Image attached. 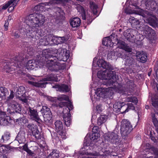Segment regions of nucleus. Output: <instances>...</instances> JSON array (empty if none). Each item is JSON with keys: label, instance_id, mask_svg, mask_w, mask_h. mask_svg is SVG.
<instances>
[{"label": "nucleus", "instance_id": "1", "mask_svg": "<svg viewBox=\"0 0 158 158\" xmlns=\"http://www.w3.org/2000/svg\"><path fill=\"white\" fill-rule=\"evenodd\" d=\"M45 17L39 13H34L26 18L25 23L27 24L25 29L26 35L29 37L37 39L41 35L37 27L41 26L45 22Z\"/></svg>", "mask_w": 158, "mask_h": 158}, {"label": "nucleus", "instance_id": "2", "mask_svg": "<svg viewBox=\"0 0 158 158\" xmlns=\"http://www.w3.org/2000/svg\"><path fill=\"white\" fill-rule=\"evenodd\" d=\"M98 67L106 69L104 71H99L97 73L98 77L101 79L106 80L105 84L107 85H113L117 81V77L115 72L111 70L113 68L109 64L102 59H100L97 62Z\"/></svg>", "mask_w": 158, "mask_h": 158}, {"label": "nucleus", "instance_id": "3", "mask_svg": "<svg viewBox=\"0 0 158 158\" xmlns=\"http://www.w3.org/2000/svg\"><path fill=\"white\" fill-rule=\"evenodd\" d=\"M50 59L46 61L47 66L48 69L52 71H57L60 69H63L65 68L63 64H60L56 60L57 59L52 56L50 57Z\"/></svg>", "mask_w": 158, "mask_h": 158}, {"label": "nucleus", "instance_id": "4", "mask_svg": "<svg viewBox=\"0 0 158 158\" xmlns=\"http://www.w3.org/2000/svg\"><path fill=\"white\" fill-rule=\"evenodd\" d=\"M132 130V126L127 120L123 119L121 122V133L123 136L127 135Z\"/></svg>", "mask_w": 158, "mask_h": 158}, {"label": "nucleus", "instance_id": "5", "mask_svg": "<svg viewBox=\"0 0 158 158\" xmlns=\"http://www.w3.org/2000/svg\"><path fill=\"white\" fill-rule=\"evenodd\" d=\"M56 80V76L54 75L51 74L48 75L46 78L44 79L43 81H40L38 82H34L32 81H28V82L29 84L35 87L43 88L45 87L46 84H47V83L46 82H43V81H51Z\"/></svg>", "mask_w": 158, "mask_h": 158}, {"label": "nucleus", "instance_id": "6", "mask_svg": "<svg viewBox=\"0 0 158 158\" xmlns=\"http://www.w3.org/2000/svg\"><path fill=\"white\" fill-rule=\"evenodd\" d=\"M64 37H59L57 38L51 34L45 36V40H46V42H45L44 44H48V45L53 44H58L64 42ZM44 44V43L43 44Z\"/></svg>", "mask_w": 158, "mask_h": 158}, {"label": "nucleus", "instance_id": "7", "mask_svg": "<svg viewBox=\"0 0 158 158\" xmlns=\"http://www.w3.org/2000/svg\"><path fill=\"white\" fill-rule=\"evenodd\" d=\"M137 14L141 15L144 18V21L146 20V22L149 23L150 24L154 25L157 23V19L156 17L150 13L148 11H145L143 13H141L138 12H135Z\"/></svg>", "mask_w": 158, "mask_h": 158}, {"label": "nucleus", "instance_id": "8", "mask_svg": "<svg viewBox=\"0 0 158 158\" xmlns=\"http://www.w3.org/2000/svg\"><path fill=\"white\" fill-rule=\"evenodd\" d=\"M56 55L53 57L58 60L66 61L69 58V54L66 49H58Z\"/></svg>", "mask_w": 158, "mask_h": 158}, {"label": "nucleus", "instance_id": "9", "mask_svg": "<svg viewBox=\"0 0 158 158\" xmlns=\"http://www.w3.org/2000/svg\"><path fill=\"white\" fill-rule=\"evenodd\" d=\"M113 89L115 91L114 88H113L112 87H109V88H98L96 91H95L96 94L99 97L104 98L106 95H109V94L112 93Z\"/></svg>", "mask_w": 158, "mask_h": 158}, {"label": "nucleus", "instance_id": "10", "mask_svg": "<svg viewBox=\"0 0 158 158\" xmlns=\"http://www.w3.org/2000/svg\"><path fill=\"white\" fill-rule=\"evenodd\" d=\"M40 111L43 114L44 121L48 122L52 118V114L50 108L46 106H43Z\"/></svg>", "mask_w": 158, "mask_h": 158}, {"label": "nucleus", "instance_id": "11", "mask_svg": "<svg viewBox=\"0 0 158 158\" xmlns=\"http://www.w3.org/2000/svg\"><path fill=\"white\" fill-rule=\"evenodd\" d=\"M51 1L50 2H45L44 3H42L40 5H37L35 7V9L36 8H39V10H40L41 9H42L43 8H44V9H47V10H48L49 9V8L47 7V6H50V4H52L57 3L59 2H68L69 0H50Z\"/></svg>", "mask_w": 158, "mask_h": 158}, {"label": "nucleus", "instance_id": "12", "mask_svg": "<svg viewBox=\"0 0 158 158\" xmlns=\"http://www.w3.org/2000/svg\"><path fill=\"white\" fill-rule=\"evenodd\" d=\"M146 9L151 10H155L158 8V6L156 2L153 0H147L145 2Z\"/></svg>", "mask_w": 158, "mask_h": 158}, {"label": "nucleus", "instance_id": "13", "mask_svg": "<svg viewBox=\"0 0 158 158\" xmlns=\"http://www.w3.org/2000/svg\"><path fill=\"white\" fill-rule=\"evenodd\" d=\"M56 130L59 135L65 136V131L63 129V125L61 122L56 121L55 123Z\"/></svg>", "mask_w": 158, "mask_h": 158}, {"label": "nucleus", "instance_id": "14", "mask_svg": "<svg viewBox=\"0 0 158 158\" xmlns=\"http://www.w3.org/2000/svg\"><path fill=\"white\" fill-rule=\"evenodd\" d=\"M143 28V34L146 36L150 37L151 36L154 35L155 34V31L148 25H144Z\"/></svg>", "mask_w": 158, "mask_h": 158}, {"label": "nucleus", "instance_id": "15", "mask_svg": "<svg viewBox=\"0 0 158 158\" xmlns=\"http://www.w3.org/2000/svg\"><path fill=\"white\" fill-rule=\"evenodd\" d=\"M117 45L118 47L121 49L124 50L128 52H132V49L124 42L119 40L117 43Z\"/></svg>", "mask_w": 158, "mask_h": 158}, {"label": "nucleus", "instance_id": "16", "mask_svg": "<svg viewBox=\"0 0 158 158\" xmlns=\"http://www.w3.org/2000/svg\"><path fill=\"white\" fill-rule=\"evenodd\" d=\"M38 62L34 60H30L26 63L25 67L27 69H33L35 67H38Z\"/></svg>", "mask_w": 158, "mask_h": 158}, {"label": "nucleus", "instance_id": "17", "mask_svg": "<svg viewBox=\"0 0 158 158\" xmlns=\"http://www.w3.org/2000/svg\"><path fill=\"white\" fill-rule=\"evenodd\" d=\"M29 113L31 118L33 120L37 121L40 120L37 111L33 108H29Z\"/></svg>", "mask_w": 158, "mask_h": 158}, {"label": "nucleus", "instance_id": "18", "mask_svg": "<svg viewBox=\"0 0 158 158\" xmlns=\"http://www.w3.org/2000/svg\"><path fill=\"white\" fill-rule=\"evenodd\" d=\"M8 105L9 106H11V107L16 112L20 113L21 111V108L20 105L14 101H11V103Z\"/></svg>", "mask_w": 158, "mask_h": 158}, {"label": "nucleus", "instance_id": "19", "mask_svg": "<svg viewBox=\"0 0 158 158\" xmlns=\"http://www.w3.org/2000/svg\"><path fill=\"white\" fill-rule=\"evenodd\" d=\"M19 1V0H10L2 6V10H5L11 5H12L11 6L14 9V7L16 6Z\"/></svg>", "mask_w": 158, "mask_h": 158}, {"label": "nucleus", "instance_id": "20", "mask_svg": "<svg viewBox=\"0 0 158 158\" xmlns=\"http://www.w3.org/2000/svg\"><path fill=\"white\" fill-rule=\"evenodd\" d=\"M110 154V152L108 150H106L105 149L102 148V149L101 152L99 153H94L92 156H89L87 158H97L96 156H107Z\"/></svg>", "mask_w": 158, "mask_h": 158}, {"label": "nucleus", "instance_id": "21", "mask_svg": "<svg viewBox=\"0 0 158 158\" xmlns=\"http://www.w3.org/2000/svg\"><path fill=\"white\" fill-rule=\"evenodd\" d=\"M63 119L65 125L68 127L70 126L71 123V114L69 113H63Z\"/></svg>", "mask_w": 158, "mask_h": 158}, {"label": "nucleus", "instance_id": "22", "mask_svg": "<svg viewBox=\"0 0 158 158\" xmlns=\"http://www.w3.org/2000/svg\"><path fill=\"white\" fill-rule=\"evenodd\" d=\"M136 56L140 59V61L142 62H145L147 59V55L144 52H138L136 53Z\"/></svg>", "mask_w": 158, "mask_h": 158}, {"label": "nucleus", "instance_id": "23", "mask_svg": "<svg viewBox=\"0 0 158 158\" xmlns=\"http://www.w3.org/2000/svg\"><path fill=\"white\" fill-rule=\"evenodd\" d=\"M80 19L78 17H75L73 18L70 22V24L73 27H79L80 25Z\"/></svg>", "mask_w": 158, "mask_h": 158}, {"label": "nucleus", "instance_id": "24", "mask_svg": "<svg viewBox=\"0 0 158 158\" xmlns=\"http://www.w3.org/2000/svg\"><path fill=\"white\" fill-rule=\"evenodd\" d=\"M108 140L111 143H115L117 141L118 138V136L114 132H112L109 134L108 136Z\"/></svg>", "mask_w": 158, "mask_h": 158}, {"label": "nucleus", "instance_id": "25", "mask_svg": "<svg viewBox=\"0 0 158 158\" xmlns=\"http://www.w3.org/2000/svg\"><path fill=\"white\" fill-rule=\"evenodd\" d=\"M57 90L60 92H68L69 90L68 86L65 85L63 84L61 85H57L56 86Z\"/></svg>", "mask_w": 158, "mask_h": 158}, {"label": "nucleus", "instance_id": "26", "mask_svg": "<svg viewBox=\"0 0 158 158\" xmlns=\"http://www.w3.org/2000/svg\"><path fill=\"white\" fill-rule=\"evenodd\" d=\"M77 10L81 13L82 19L86 20V15L84 8L82 6L78 5L77 6Z\"/></svg>", "mask_w": 158, "mask_h": 158}, {"label": "nucleus", "instance_id": "27", "mask_svg": "<svg viewBox=\"0 0 158 158\" xmlns=\"http://www.w3.org/2000/svg\"><path fill=\"white\" fill-rule=\"evenodd\" d=\"M103 44L107 46L111 47L113 46V43L111 42V39L109 37H106L103 39L102 40Z\"/></svg>", "mask_w": 158, "mask_h": 158}, {"label": "nucleus", "instance_id": "28", "mask_svg": "<svg viewBox=\"0 0 158 158\" xmlns=\"http://www.w3.org/2000/svg\"><path fill=\"white\" fill-rule=\"evenodd\" d=\"M107 119L106 115H101L98 119L97 123L98 125H101L106 122Z\"/></svg>", "mask_w": 158, "mask_h": 158}, {"label": "nucleus", "instance_id": "29", "mask_svg": "<svg viewBox=\"0 0 158 158\" xmlns=\"http://www.w3.org/2000/svg\"><path fill=\"white\" fill-rule=\"evenodd\" d=\"M59 152L57 150H53L47 157V158H58L59 157Z\"/></svg>", "mask_w": 158, "mask_h": 158}, {"label": "nucleus", "instance_id": "30", "mask_svg": "<svg viewBox=\"0 0 158 158\" xmlns=\"http://www.w3.org/2000/svg\"><path fill=\"white\" fill-rule=\"evenodd\" d=\"M19 57L18 56L15 58L14 60H15V63L13 64L14 66H15L16 67H19L20 68H22L23 67V64L22 63V62H21L20 60H19Z\"/></svg>", "mask_w": 158, "mask_h": 158}, {"label": "nucleus", "instance_id": "31", "mask_svg": "<svg viewBox=\"0 0 158 158\" xmlns=\"http://www.w3.org/2000/svg\"><path fill=\"white\" fill-rule=\"evenodd\" d=\"M122 103V102H118L114 104L113 106V110L116 112H118L120 111V109Z\"/></svg>", "mask_w": 158, "mask_h": 158}, {"label": "nucleus", "instance_id": "32", "mask_svg": "<svg viewBox=\"0 0 158 158\" xmlns=\"http://www.w3.org/2000/svg\"><path fill=\"white\" fill-rule=\"evenodd\" d=\"M10 134L8 132H5L4 134L2 136L1 141L2 142H4L10 139Z\"/></svg>", "mask_w": 158, "mask_h": 158}, {"label": "nucleus", "instance_id": "33", "mask_svg": "<svg viewBox=\"0 0 158 158\" xmlns=\"http://www.w3.org/2000/svg\"><path fill=\"white\" fill-rule=\"evenodd\" d=\"M90 8L92 10L93 14L96 15L97 12V6L93 2H90Z\"/></svg>", "mask_w": 158, "mask_h": 158}, {"label": "nucleus", "instance_id": "34", "mask_svg": "<svg viewBox=\"0 0 158 158\" xmlns=\"http://www.w3.org/2000/svg\"><path fill=\"white\" fill-rule=\"evenodd\" d=\"M10 149V147L8 145H3L0 146V152L2 153H6Z\"/></svg>", "mask_w": 158, "mask_h": 158}, {"label": "nucleus", "instance_id": "35", "mask_svg": "<svg viewBox=\"0 0 158 158\" xmlns=\"http://www.w3.org/2000/svg\"><path fill=\"white\" fill-rule=\"evenodd\" d=\"M126 101L127 102H132L135 104H136L138 102V99L136 97L132 96L127 98Z\"/></svg>", "mask_w": 158, "mask_h": 158}, {"label": "nucleus", "instance_id": "36", "mask_svg": "<svg viewBox=\"0 0 158 158\" xmlns=\"http://www.w3.org/2000/svg\"><path fill=\"white\" fill-rule=\"evenodd\" d=\"M120 110V111L123 113L127 112L128 111V109L127 105H125L123 102H122Z\"/></svg>", "mask_w": 158, "mask_h": 158}, {"label": "nucleus", "instance_id": "37", "mask_svg": "<svg viewBox=\"0 0 158 158\" xmlns=\"http://www.w3.org/2000/svg\"><path fill=\"white\" fill-rule=\"evenodd\" d=\"M14 97V92L11 90L10 91V94L9 96L7 98L6 101V103L7 104V105L10 104V103H11V102H10V101L12 100Z\"/></svg>", "mask_w": 158, "mask_h": 158}, {"label": "nucleus", "instance_id": "38", "mask_svg": "<svg viewBox=\"0 0 158 158\" xmlns=\"http://www.w3.org/2000/svg\"><path fill=\"white\" fill-rule=\"evenodd\" d=\"M7 93V90L6 88L3 87L0 88V97L5 96Z\"/></svg>", "mask_w": 158, "mask_h": 158}, {"label": "nucleus", "instance_id": "39", "mask_svg": "<svg viewBox=\"0 0 158 158\" xmlns=\"http://www.w3.org/2000/svg\"><path fill=\"white\" fill-rule=\"evenodd\" d=\"M25 89L24 87L21 86L18 89V91L17 95L18 94L19 95L25 96Z\"/></svg>", "mask_w": 158, "mask_h": 158}, {"label": "nucleus", "instance_id": "40", "mask_svg": "<svg viewBox=\"0 0 158 158\" xmlns=\"http://www.w3.org/2000/svg\"><path fill=\"white\" fill-rule=\"evenodd\" d=\"M32 134L33 136L37 139H40L41 138V133L38 129L35 131H34Z\"/></svg>", "mask_w": 158, "mask_h": 158}, {"label": "nucleus", "instance_id": "41", "mask_svg": "<svg viewBox=\"0 0 158 158\" xmlns=\"http://www.w3.org/2000/svg\"><path fill=\"white\" fill-rule=\"evenodd\" d=\"M73 105L69 103V105H68V107H66L63 110V113H69L70 110L73 109Z\"/></svg>", "mask_w": 158, "mask_h": 158}, {"label": "nucleus", "instance_id": "42", "mask_svg": "<svg viewBox=\"0 0 158 158\" xmlns=\"http://www.w3.org/2000/svg\"><path fill=\"white\" fill-rule=\"evenodd\" d=\"M12 65V64L11 65V66L9 67L8 65H7L6 64L4 66V71L6 73H9L10 71L13 70V69H15V68H13Z\"/></svg>", "mask_w": 158, "mask_h": 158}, {"label": "nucleus", "instance_id": "43", "mask_svg": "<svg viewBox=\"0 0 158 158\" xmlns=\"http://www.w3.org/2000/svg\"><path fill=\"white\" fill-rule=\"evenodd\" d=\"M10 118V117H7V118H0V124L2 125H7L8 123L7 119Z\"/></svg>", "mask_w": 158, "mask_h": 158}, {"label": "nucleus", "instance_id": "44", "mask_svg": "<svg viewBox=\"0 0 158 158\" xmlns=\"http://www.w3.org/2000/svg\"><path fill=\"white\" fill-rule=\"evenodd\" d=\"M27 127L31 131L32 134L33 133L34 131H36L38 129L36 125L34 124H29L27 126Z\"/></svg>", "mask_w": 158, "mask_h": 158}, {"label": "nucleus", "instance_id": "45", "mask_svg": "<svg viewBox=\"0 0 158 158\" xmlns=\"http://www.w3.org/2000/svg\"><path fill=\"white\" fill-rule=\"evenodd\" d=\"M17 138L19 140L18 142L19 143H24L26 141V139L23 135H18Z\"/></svg>", "mask_w": 158, "mask_h": 158}, {"label": "nucleus", "instance_id": "46", "mask_svg": "<svg viewBox=\"0 0 158 158\" xmlns=\"http://www.w3.org/2000/svg\"><path fill=\"white\" fill-rule=\"evenodd\" d=\"M123 52H120L119 51H118V52L116 51V52H112L111 53L112 54H114V55H116L118 57H120L122 58H124V55L123 54Z\"/></svg>", "mask_w": 158, "mask_h": 158}, {"label": "nucleus", "instance_id": "47", "mask_svg": "<svg viewBox=\"0 0 158 158\" xmlns=\"http://www.w3.org/2000/svg\"><path fill=\"white\" fill-rule=\"evenodd\" d=\"M134 60L132 57H128L126 60V62L128 65H131L134 62Z\"/></svg>", "mask_w": 158, "mask_h": 158}, {"label": "nucleus", "instance_id": "48", "mask_svg": "<svg viewBox=\"0 0 158 158\" xmlns=\"http://www.w3.org/2000/svg\"><path fill=\"white\" fill-rule=\"evenodd\" d=\"M54 11H55V15L54 14V15L58 17L60 15V13L61 12V10L60 8L56 7L54 8Z\"/></svg>", "mask_w": 158, "mask_h": 158}, {"label": "nucleus", "instance_id": "49", "mask_svg": "<svg viewBox=\"0 0 158 158\" xmlns=\"http://www.w3.org/2000/svg\"><path fill=\"white\" fill-rule=\"evenodd\" d=\"M58 99L59 100H66L68 101L69 99V97L63 94L58 98Z\"/></svg>", "mask_w": 158, "mask_h": 158}, {"label": "nucleus", "instance_id": "50", "mask_svg": "<svg viewBox=\"0 0 158 158\" xmlns=\"http://www.w3.org/2000/svg\"><path fill=\"white\" fill-rule=\"evenodd\" d=\"M11 17L9 15L8 16V19L5 22V23L4 24V30L5 31H7L8 30V26L9 24V21L11 19Z\"/></svg>", "mask_w": 158, "mask_h": 158}, {"label": "nucleus", "instance_id": "51", "mask_svg": "<svg viewBox=\"0 0 158 158\" xmlns=\"http://www.w3.org/2000/svg\"><path fill=\"white\" fill-rule=\"evenodd\" d=\"M14 36L15 38H17L21 36L20 33H19V31H16L13 33V35Z\"/></svg>", "mask_w": 158, "mask_h": 158}, {"label": "nucleus", "instance_id": "52", "mask_svg": "<svg viewBox=\"0 0 158 158\" xmlns=\"http://www.w3.org/2000/svg\"><path fill=\"white\" fill-rule=\"evenodd\" d=\"M98 134L97 133H94L92 136H90V139L91 140H94L95 139H97L98 138Z\"/></svg>", "mask_w": 158, "mask_h": 158}, {"label": "nucleus", "instance_id": "53", "mask_svg": "<svg viewBox=\"0 0 158 158\" xmlns=\"http://www.w3.org/2000/svg\"><path fill=\"white\" fill-rule=\"evenodd\" d=\"M154 115L153 114L152 116V121L154 126L155 127H157L158 126V121L157 119L154 116Z\"/></svg>", "mask_w": 158, "mask_h": 158}, {"label": "nucleus", "instance_id": "54", "mask_svg": "<svg viewBox=\"0 0 158 158\" xmlns=\"http://www.w3.org/2000/svg\"><path fill=\"white\" fill-rule=\"evenodd\" d=\"M19 99L22 101L23 102H25L27 101V99H26L25 97V96H18Z\"/></svg>", "mask_w": 158, "mask_h": 158}, {"label": "nucleus", "instance_id": "55", "mask_svg": "<svg viewBox=\"0 0 158 158\" xmlns=\"http://www.w3.org/2000/svg\"><path fill=\"white\" fill-rule=\"evenodd\" d=\"M46 40H45V36L43 37V38H41L40 40V44L42 45H47L48 44H43L44 43V44L45 42H46Z\"/></svg>", "mask_w": 158, "mask_h": 158}, {"label": "nucleus", "instance_id": "56", "mask_svg": "<svg viewBox=\"0 0 158 158\" xmlns=\"http://www.w3.org/2000/svg\"><path fill=\"white\" fill-rule=\"evenodd\" d=\"M152 105L155 108H158V98L153 102Z\"/></svg>", "mask_w": 158, "mask_h": 158}, {"label": "nucleus", "instance_id": "57", "mask_svg": "<svg viewBox=\"0 0 158 158\" xmlns=\"http://www.w3.org/2000/svg\"><path fill=\"white\" fill-rule=\"evenodd\" d=\"M98 127L97 126H94L92 128V131L94 133H97L98 131Z\"/></svg>", "mask_w": 158, "mask_h": 158}, {"label": "nucleus", "instance_id": "58", "mask_svg": "<svg viewBox=\"0 0 158 158\" xmlns=\"http://www.w3.org/2000/svg\"><path fill=\"white\" fill-rule=\"evenodd\" d=\"M127 106L128 109H130L132 110H134L135 109L134 106L131 103H128Z\"/></svg>", "mask_w": 158, "mask_h": 158}, {"label": "nucleus", "instance_id": "59", "mask_svg": "<svg viewBox=\"0 0 158 158\" xmlns=\"http://www.w3.org/2000/svg\"><path fill=\"white\" fill-rule=\"evenodd\" d=\"M96 109L99 112H101L102 110V106L101 105H98L96 106Z\"/></svg>", "mask_w": 158, "mask_h": 158}, {"label": "nucleus", "instance_id": "60", "mask_svg": "<svg viewBox=\"0 0 158 158\" xmlns=\"http://www.w3.org/2000/svg\"><path fill=\"white\" fill-rule=\"evenodd\" d=\"M135 20H136V19L133 17H131L129 20V22L131 23H135Z\"/></svg>", "mask_w": 158, "mask_h": 158}, {"label": "nucleus", "instance_id": "61", "mask_svg": "<svg viewBox=\"0 0 158 158\" xmlns=\"http://www.w3.org/2000/svg\"><path fill=\"white\" fill-rule=\"evenodd\" d=\"M67 103L65 102H62L60 103L59 105L60 107H62L63 106L67 105Z\"/></svg>", "mask_w": 158, "mask_h": 158}, {"label": "nucleus", "instance_id": "62", "mask_svg": "<svg viewBox=\"0 0 158 158\" xmlns=\"http://www.w3.org/2000/svg\"><path fill=\"white\" fill-rule=\"evenodd\" d=\"M86 19H87L88 20H90L91 19V16L90 14H87L86 15Z\"/></svg>", "mask_w": 158, "mask_h": 158}, {"label": "nucleus", "instance_id": "63", "mask_svg": "<svg viewBox=\"0 0 158 158\" xmlns=\"http://www.w3.org/2000/svg\"><path fill=\"white\" fill-rule=\"evenodd\" d=\"M155 151L154 153L156 155V156L154 158H158V150L156 149H154Z\"/></svg>", "mask_w": 158, "mask_h": 158}, {"label": "nucleus", "instance_id": "64", "mask_svg": "<svg viewBox=\"0 0 158 158\" xmlns=\"http://www.w3.org/2000/svg\"><path fill=\"white\" fill-rule=\"evenodd\" d=\"M5 114L4 112L0 110V115L4 116Z\"/></svg>", "mask_w": 158, "mask_h": 158}]
</instances>
